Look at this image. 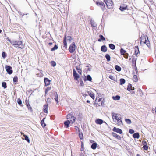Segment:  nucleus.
Wrapping results in <instances>:
<instances>
[{
	"label": "nucleus",
	"mask_w": 156,
	"mask_h": 156,
	"mask_svg": "<svg viewBox=\"0 0 156 156\" xmlns=\"http://www.w3.org/2000/svg\"><path fill=\"white\" fill-rule=\"evenodd\" d=\"M111 115L114 122L117 121V124L118 125L120 126L122 125V122L121 119V116L120 114L112 112Z\"/></svg>",
	"instance_id": "nucleus-1"
},
{
	"label": "nucleus",
	"mask_w": 156,
	"mask_h": 156,
	"mask_svg": "<svg viewBox=\"0 0 156 156\" xmlns=\"http://www.w3.org/2000/svg\"><path fill=\"white\" fill-rule=\"evenodd\" d=\"M12 44L15 47L21 49H23L24 47V44L21 41H12Z\"/></svg>",
	"instance_id": "nucleus-2"
},
{
	"label": "nucleus",
	"mask_w": 156,
	"mask_h": 156,
	"mask_svg": "<svg viewBox=\"0 0 156 156\" xmlns=\"http://www.w3.org/2000/svg\"><path fill=\"white\" fill-rule=\"evenodd\" d=\"M140 38V41L141 45H143L144 44H146L148 47L150 45L149 42L147 38V37L145 36H142Z\"/></svg>",
	"instance_id": "nucleus-3"
},
{
	"label": "nucleus",
	"mask_w": 156,
	"mask_h": 156,
	"mask_svg": "<svg viewBox=\"0 0 156 156\" xmlns=\"http://www.w3.org/2000/svg\"><path fill=\"white\" fill-rule=\"evenodd\" d=\"M67 119L68 120H69L71 122V124H73L75 122L76 118L73 116V115L72 113H70L67 115L66 116Z\"/></svg>",
	"instance_id": "nucleus-4"
},
{
	"label": "nucleus",
	"mask_w": 156,
	"mask_h": 156,
	"mask_svg": "<svg viewBox=\"0 0 156 156\" xmlns=\"http://www.w3.org/2000/svg\"><path fill=\"white\" fill-rule=\"evenodd\" d=\"M72 39V37L71 36H67L66 37V36L65 37L63 40V43L64 47L65 48H67V47L66 41H68L69 43H70Z\"/></svg>",
	"instance_id": "nucleus-5"
},
{
	"label": "nucleus",
	"mask_w": 156,
	"mask_h": 156,
	"mask_svg": "<svg viewBox=\"0 0 156 156\" xmlns=\"http://www.w3.org/2000/svg\"><path fill=\"white\" fill-rule=\"evenodd\" d=\"M104 2L106 4L108 8L109 9L113 8V4L112 0H104Z\"/></svg>",
	"instance_id": "nucleus-6"
},
{
	"label": "nucleus",
	"mask_w": 156,
	"mask_h": 156,
	"mask_svg": "<svg viewBox=\"0 0 156 156\" xmlns=\"http://www.w3.org/2000/svg\"><path fill=\"white\" fill-rule=\"evenodd\" d=\"M76 46L74 42L72 43L69 47V51L70 52L72 53L75 50Z\"/></svg>",
	"instance_id": "nucleus-7"
},
{
	"label": "nucleus",
	"mask_w": 156,
	"mask_h": 156,
	"mask_svg": "<svg viewBox=\"0 0 156 156\" xmlns=\"http://www.w3.org/2000/svg\"><path fill=\"white\" fill-rule=\"evenodd\" d=\"M6 71L9 74H11L13 72V71L12 70V68L10 66H5Z\"/></svg>",
	"instance_id": "nucleus-8"
},
{
	"label": "nucleus",
	"mask_w": 156,
	"mask_h": 156,
	"mask_svg": "<svg viewBox=\"0 0 156 156\" xmlns=\"http://www.w3.org/2000/svg\"><path fill=\"white\" fill-rule=\"evenodd\" d=\"M73 76L75 80H77L80 77V76L77 73L75 69L73 70Z\"/></svg>",
	"instance_id": "nucleus-9"
},
{
	"label": "nucleus",
	"mask_w": 156,
	"mask_h": 156,
	"mask_svg": "<svg viewBox=\"0 0 156 156\" xmlns=\"http://www.w3.org/2000/svg\"><path fill=\"white\" fill-rule=\"evenodd\" d=\"M112 130L115 132H117L119 134H121L122 133V130L120 129L114 127Z\"/></svg>",
	"instance_id": "nucleus-10"
},
{
	"label": "nucleus",
	"mask_w": 156,
	"mask_h": 156,
	"mask_svg": "<svg viewBox=\"0 0 156 156\" xmlns=\"http://www.w3.org/2000/svg\"><path fill=\"white\" fill-rule=\"evenodd\" d=\"M96 4L99 6H100L101 8L103 10H104V9L105 8V6L104 5V4L103 2H96Z\"/></svg>",
	"instance_id": "nucleus-11"
},
{
	"label": "nucleus",
	"mask_w": 156,
	"mask_h": 156,
	"mask_svg": "<svg viewBox=\"0 0 156 156\" xmlns=\"http://www.w3.org/2000/svg\"><path fill=\"white\" fill-rule=\"evenodd\" d=\"M127 5L126 4H123L121 5L119 9L121 11H124L127 8Z\"/></svg>",
	"instance_id": "nucleus-12"
},
{
	"label": "nucleus",
	"mask_w": 156,
	"mask_h": 156,
	"mask_svg": "<svg viewBox=\"0 0 156 156\" xmlns=\"http://www.w3.org/2000/svg\"><path fill=\"white\" fill-rule=\"evenodd\" d=\"M25 102L26 103V105L28 109H32V108L31 107L29 103V100H27V99L25 100Z\"/></svg>",
	"instance_id": "nucleus-13"
},
{
	"label": "nucleus",
	"mask_w": 156,
	"mask_h": 156,
	"mask_svg": "<svg viewBox=\"0 0 156 156\" xmlns=\"http://www.w3.org/2000/svg\"><path fill=\"white\" fill-rule=\"evenodd\" d=\"M44 81L46 86H48L50 84L51 81L48 78H45Z\"/></svg>",
	"instance_id": "nucleus-14"
},
{
	"label": "nucleus",
	"mask_w": 156,
	"mask_h": 156,
	"mask_svg": "<svg viewBox=\"0 0 156 156\" xmlns=\"http://www.w3.org/2000/svg\"><path fill=\"white\" fill-rule=\"evenodd\" d=\"M71 123V122L69 121V120H68L65 121L64 122L65 126L66 128H68L70 124Z\"/></svg>",
	"instance_id": "nucleus-15"
},
{
	"label": "nucleus",
	"mask_w": 156,
	"mask_h": 156,
	"mask_svg": "<svg viewBox=\"0 0 156 156\" xmlns=\"http://www.w3.org/2000/svg\"><path fill=\"white\" fill-rule=\"evenodd\" d=\"M95 123L97 124H101L103 123V120L101 119H97L95 120Z\"/></svg>",
	"instance_id": "nucleus-16"
},
{
	"label": "nucleus",
	"mask_w": 156,
	"mask_h": 156,
	"mask_svg": "<svg viewBox=\"0 0 156 156\" xmlns=\"http://www.w3.org/2000/svg\"><path fill=\"white\" fill-rule=\"evenodd\" d=\"M112 136L115 137L117 139L119 140H120L121 139V137L120 136L117 135V134L115 133H112Z\"/></svg>",
	"instance_id": "nucleus-17"
},
{
	"label": "nucleus",
	"mask_w": 156,
	"mask_h": 156,
	"mask_svg": "<svg viewBox=\"0 0 156 156\" xmlns=\"http://www.w3.org/2000/svg\"><path fill=\"white\" fill-rule=\"evenodd\" d=\"M90 24L92 27H94L97 26L96 23L92 19L90 20Z\"/></svg>",
	"instance_id": "nucleus-18"
},
{
	"label": "nucleus",
	"mask_w": 156,
	"mask_h": 156,
	"mask_svg": "<svg viewBox=\"0 0 156 156\" xmlns=\"http://www.w3.org/2000/svg\"><path fill=\"white\" fill-rule=\"evenodd\" d=\"M55 97L54 99L57 104L58 103V96L57 93L56 92L54 93Z\"/></svg>",
	"instance_id": "nucleus-19"
},
{
	"label": "nucleus",
	"mask_w": 156,
	"mask_h": 156,
	"mask_svg": "<svg viewBox=\"0 0 156 156\" xmlns=\"http://www.w3.org/2000/svg\"><path fill=\"white\" fill-rule=\"evenodd\" d=\"M45 119V118H44L43 119L41 120V125L43 127H44L46 126V124L44 123V119Z\"/></svg>",
	"instance_id": "nucleus-20"
},
{
	"label": "nucleus",
	"mask_w": 156,
	"mask_h": 156,
	"mask_svg": "<svg viewBox=\"0 0 156 156\" xmlns=\"http://www.w3.org/2000/svg\"><path fill=\"white\" fill-rule=\"evenodd\" d=\"M101 51L104 52H105L107 51V47L105 45L102 46L101 48Z\"/></svg>",
	"instance_id": "nucleus-21"
},
{
	"label": "nucleus",
	"mask_w": 156,
	"mask_h": 156,
	"mask_svg": "<svg viewBox=\"0 0 156 156\" xmlns=\"http://www.w3.org/2000/svg\"><path fill=\"white\" fill-rule=\"evenodd\" d=\"M99 37H100V38L98 39V41L100 42L102 40L105 41V38L102 35H100Z\"/></svg>",
	"instance_id": "nucleus-22"
},
{
	"label": "nucleus",
	"mask_w": 156,
	"mask_h": 156,
	"mask_svg": "<svg viewBox=\"0 0 156 156\" xmlns=\"http://www.w3.org/2000/svg\"><path fill=\"white\" fill-rule=\"evenodd\" d=\"M43 111L45 113H48V105H44V108H43Z\"/></svg>",
	"instance_id": "nucleus-23"
},
{
	"label": "nucleus",
	"mask_w": 156,
	"mask_h": 156,
	"mask_svg": "<svg viewBox=\"0 0 156 156\" xmlns=\"http://www.w3.org/2000/svg\"><path fill=\"white\" fill-rule=\"evenodd\" d=\"M112 98L114 100H118L120 99V97L119 95H116L115 96H113Z\"/></svg>",
	"instance_id": "nucleus-24"
},
{
	"label": "nucleus",
	"mask_w": 156,
	"mask_h": 156,
	"mask_svg": "<svg viewBox=\"0 0 156 156\" xmlns=\"http://www.w3.org/2000/svg\"><path fill=\"white\" fill-rule=\"evenodd\" d=\"M135 48L137 49V50H136L135 51V55L137 56V55L138 53H139V51L138 48V46H136L135 47Z\"/></svg>",
	"instance_id": "nucleus-25"
},
{
	"label": "nucleus",
	"mask_w": 156,
	"mask_h": 156,
	"mask_svg": "<svg viewBox=\"0 0 156 156\" xmlns=\"http://www.w3.org/2000/svg\"><path fill=\"white\" fill-rule=\"evenodd\" d=\"M133 137L134 138L139 139L140 137L139 134L138 133H136L133 134Z\"/></svg>",
	"instance_id": "nucleus-26"
},
{
	"label": "nucleus",
	"mask_w": 156,
	"mask_h": 156,
	"mask_svg": "<svg viewBox=\"0 0 156 156\" xmlns=\"http://www.w3.org/2000/svg\"><path fill=\"white\" fill-rule=\"evenodd\" d=\"M97 145V144L96 143H93L91 146V148L93 149H95L96 148Z\"/></svg>",
	"instance_id": "nucleus-27"
},
{
	"label": "nucleus",
	"mask_w": 156,
	"mask_h": 156,
	"mask_svg": "<svg viewBox=\"0 0 156 156\" xmlns=\"http://www.w3.org/2000/svg\"><path fill=\"white\" fill-rule=\"evenodd\" d=\"M115 68L118 71H120L121 70V68L118 65H115Z\"/></svg>",
	"instance_id": "nucleus-28"
},
{
	"label": "nucleus",
	"mask_w": 156,
	"mask_h": 156,
	"mask_svg": "<svg viewBox=\"0 0 156 156\" xmlns=\"http://www.w3.org/2000/svg\"><path fill=\"white\" fill-rule=\"evenodd\" d=\"M125 82V80L124 79H120V84L122 85L124 84Z\"/></svg>",
	"instance_id": "nucleus-29"
},
{
	"label": "nucleus",
	"mask_w": 156,
	"mask_h": 156,
	"mask_svg": "<svg viewBox=\"0 0 156 156\" xmlns=\"http://www.w3.org/2000/svg\"><path fill=\"white\" fill-rule=\"evenodd\" d=\"M127 90L128 91H130L132 90V85L129 84L127 87Z\"/></svg>",
	"instance_id": "nucleus-30"
},
{
	"label": "nucleus",
	"mask_w": 156,
	"mask_h": 156,
	"mask_svg": "<svg viewBox=\"0 0 156 156\" xmlns=\"http://www.w3.org/2000/svg\"><path fill=\"white\" fill-rule=\"evenodd\" d=\"M133 80L134 81L136 82L137 81L138 79L137 76L136 75H134L133 77Z\"/></svg>",
	"instance_id": "nucleus-31"
},
{
	"label": "nucleus",
	"mask_w": 156,
	"mask_h": 156,
	"mask_svg": "<svg viewBox=\"0 0 156 156\" xmlns=\"http://www.w3.org/2000/svg\"><path fill=\"white\" fill-rule=\"evenodd\" d=\"M23 136L25 137V140H26L27 141L28 143H29L30 142V140L29 139L28 137L27 136L24 134H23Z\"/></svg>",
	"instance_id": "nucleus-32"
},
{
	"label": "nucleus",
	"mask_w": 156,
	"mask_h": 156,
	"mask_svg": "<svg viewBox=\"0 0 156 156\" xmlns=\"http://www.w3.org/2000/svg\"><path fill=\"white\" fill-rule=\"evenodd\" d=\"M109 47L112 50L114 49L115 48V46L112 44H109Z\"/></svg>",
	"instance_id": "nucleus-33"
},
{
	"label": "nucleus",
	"mask_w": 156,
	"mask_h": 156,
	"mask_svg": "<svg viewBox=\"0 0 156 156\" xmlns=\"http://www.w3.org/2000/svg\"><path fill=\"white\" fill-rule=\"evenodd\" d=\"M79 131V136L80 139H83V134L82 133H81L80 131Z\"/></svg>",
	"instance_id": "nucleus-34"
},
{
	"label": "nucleus",
	"mask_w": 156,
	"mask_h": 156,
	"mask_svg": "<svg viewBox=\"0 0 156 156\" xmlns=\"http://www.w3.org/2000/svg\"><path fill=\"white\" fill-rule=\"evenodd\" d=\"M105 57L107 59V61L108 62L110 60V55L108 54H107L105 55Z\"/></svg>",
	"instance_id": "nucleus-35"
},
{
	"label": "nucleus",
	"mask_w": 156,
	"mask_h": 156,
	"mask_svg": "<svg viewBox=\"0 0 156 156\" xmlns=\"http://www.w3.org/2000/svg\"><path fill=\"white\" fill-rule=\"evenodd\" d=\"M2 86L5 89L7 87L6 83L5 82H3L2 83Z\"/></svg>",
	"instance_id": "nucleus-36"
},
{
	"label": "nucleus",
	"mask_w": 156,
	"mask_h": 156,
	"mask_svg": "<svg viewBox=\"0 0 156 156\" xmlns=\"http://www.w3.org/2000/svg\"><path fill=\"white\" fill-rule=\"evenodd\" d=\"M125 120L126 122L128 124H130L131 123V121L129 119H126Z\"/></svg>",
	"instance_id": "nucleus-37"
},
{
	"label": "nucleus",
	"mask_w": 156,
	"mask_h": 156,
	"mask_svg": "<svg viewBox=\"0 0 156 156\" xmlns=\"http://www.w3.org/2000/svg\"><path fill=\"white\" fill-rule=\"evenodd\" d=\"M89 95L94 100V95L93 93L90 92L89 93Z\"/></svg>",
	"instance_id": "nucleus-38"
},
{
	"label": "nucleus",
	"mask_w": 156,
	"mask_h": 156,
	"mask_svg": "<svg viewBox=\"0 0 156 156\" xmlns=\"http://www.w3.org/2000/svg\"><path fill=\"white\" fill-rule=\"evenodd\" d=\"M17 102L18 104L20 105H21L22 104V101L20 98H18L17 99Z\"/></svg>",
	"instance_id": "nucleus-39"
},
{
	"label": "nucleus",
	"mask_w": 156,
	"mask_h": 156,
	"mask_svg": "<svg viewBox=\"0 0 156 156\" xmlns=\"http://www.w3.org/2000/svg\"><path fill=\"white\" fill-rule=\"evenodd\" d=\"M18 80V78L17 76H15L13 79L14 82H17Z\"/></svg>",
	"instance_id": "nucleus-40"
},
{
	"label": "nucleus",
	"mask_w": 156,
	"mask_h": 156,
	"mask_svg": "<svg viewBox=\"0 0 156 156\" xmlns=\"http://www.w3.org/2000/svg\"><path fill=\"white\" fill-rule=\"evenodd\" d=\"M120 52L122 55H124L126 52V51L124 50L122 48L121 49Z\"/></svg>",
	"instance_id": "nucleus-41"
},
{
	"label": "nucleus",
	"mask_w": 156,
	"mask_h": 156,
	"mask_svg": "<svg viewBox=\"0 0 156 156\" xmlns=\"http://www.w3.org/2000/svg\"><path fill=\"white\" fill-rule=\"evenodd\" d=\"M58 48V47L56 45H55L53 48L51 49V51H54L55 50L57 49Z\"/></svg>",
	"instance_id": "nucleus-42"
},
{
	"label": "nucleus",
	"mask_w": 156,
	"mask_h": 156,
	"mask_svg": "<svg viewBox=\"0 0 156 156\" xmlns=\"http://www.w3.org/2000/svg\"><path fill=\"white\" fill-rule=\"evenodd\" d=\"M87 79L88 80L91 81L92 80V78L90 75H88L87 76Z\"/></svg>",
	"instance_id": "nucleus-43"
},
{
	"label": "nucleus",
	"mask_w": 156,
	"mask_h": 156,
	"mask_svg": "<svg viewBox=\"0 0 156 156\" xmlns=\"http://www.w3.org/2000/svg\"><path fill=\"white\" fill-rule=\"evenodd\" d=\"M51 87H47L46 89L45 90V93H47L50 90H51Z\"/></svg>",
	"instance_id": "nucleus-44"
},
{
	"label": "nucleus",
	"mask_w": 156,
	"mask_h": 156,
	"mask_svg": "<svg viewBox=\"0 0 156 156\" xmlns=\"http://www.w3.org/2000/svg\"><path fill=\"white\" fill-rule=\"evenodd\" d=\"M6 54L5 52H3L2 53V56L3 58H5L6 57Z\"/></svg>",
	"instance_id": "nucleus-45"
},
{
	"label": "nucleus",
	"mask_w": 156,
	"mask_h": 156,
	"mask_svg": "<svg viewBox=\"0 0 156 156\" xmlns=\"http://www.w3.org/2000/svg\"><path fill=\"white\" fill-rule=\"evenodd\" d=\"M51 66H55L56 65V63L54 61H51Z\"/></svg>",
	"instance_id": "nucleus-46"
},
{
	"label": "nucleus",
	"mask_w": 156,
	"mask_h": 156,
	"mask_svg": "<svg viewBox=\"0 0 156 156\" xmlns=\"http://www.w3.org/2000/svg\"><path fill=\"white\" fill-rule=\"evenodd\" d=\"M129 132L130 134H133L134 133V131L132 129H130L129 130Z\"/></svg>",
	"instance_id": "nucleus-47"
},
{
	"label": "nucleus",
	"mask_w": 156,
	"mask_h": 156,
	"mask_svg": "<svg viewBox=\"0 0 156 156\" xmlns=\"http://www.w3.org/2000/svg\"><path fill=\"white\" fill-rule=\"evenodd\" d=\"M143 148L144 150H147L148 148V147L147 145H145L143 146Z\"/></svg>",
	"instance_id": "nucleus-48"
},
{
	"label": "nucleus",
	"mask_w": 156,
	"mask_h": 156,
	"mask_svg": "<svg viewBox=\"0 0 156 156\" xmlns=\"http://www.w3.org/2000/svg\"><path fill=\"white\" fill-rule=\"evenodd\" d=\"M46 101L47 103H51V98H47Z\"/></svg>",
	"instance_id": "nucleus-49"
},
{
	"label": "nucleus",
	"mask_w": 156,
	"mask_h": 156,
	"mask_svg": "<svg viewBox=\"0 0 156 156\" xmlns=\"http://www.w3.org/2000/svg\"><path fill=\"white\" fill-rule=\"evenodd\" d=\"M136 58H133V60H132L133 63V64L135 63V64H136Z\"/></svg>",
	"instance_id": "nucleus-50"
},
{
	"label": "nucleus",
	"mask_w": 156,
	"mask_h": 156,
	"mask_svg": "<svg viewBox=\"0 0 156 156\" xmlns=\"http://www.w3.org/2000/svg\"><path fill=\"white\" fill-rule=\"evenodd\" d=\"M109 77L112 80H114V78L113 76H112V75H110L109 76Z\"/></svg>",
	"instance_id": "nucleus-51"
},
{
	"label": "nucleus",
	"mask_w": 156,
	"mask_h": 156,
	"mask_svg": "<svg viewBox=\"0 0 156 156\" xmlns=\"http://www.w3.org/2000/svg\"><path fill=\"white\" fill-rule=\"evenodd\" d=\"M76 69L78 71V70L80 69V66H76Z\"/></svg>",
	"instance_id": "nucleus-52"
},
{
	"label": "nucleus",
	"mask_w": 156,
	"mask_h": 156,
	"mask_svg": "<svg viewBox=\"0 0 156 156\" xmlns=\"http://www.w3.org/2000/svg\"><path fill=\"white\" fill-rule=\"evenodd\" d=\"M124 57L125 58H127L128 56V55L127 54H124Z\"/></svg>",
	"instance_id": "nucleus-53"
},
{
	"label": "nucleus",
	"mask_w": 156,
	"mask_h": 156,
	"mask_svg": "<svg viewBox=\"0 0 156 156\" xmlns=\"http://www.w3.org/2000/svg\"><path fill=\"white\" fill-rule=\"evenodd\" d=\"M143 144L144 145H147V142L145 141H143L142 142Z\"/></svg>",
	"instance_id": "nucleus-54"
},
{
	"label": "nucleus",
	"mask_w": 156,
	"mask_h": 156,
	"mask_svg": "<svg viewBox=\"0 0 156 156\" xmlns=\"http://www.w3.org/2000/svg\"><path fill=\"white\" fill-rule=\"evenodd\" d=\"M78 73L80 74H81V72H82V71H81V70L80 69H79V70H78Z\"/></svg>",
	"instance_id": "nucleus-55"
},
{
	"label": "nucleus",
	"mask_w": 156,
	"mask_h": 156,
	"mask_svg": "<svg viewBox=\"0 0 156 156\" xmlns=\"http://www.w3.org/2000/svg\"><path fill=\"white\" fill-rule=\"evenodd\" d=\"M79 156H84V155L83 153H81L80 154Z\"/></svg>",
	"instance_id": "nucleus-56"
},
{
	"label": "nucleus",
	"mask_w": 156,
	"mask_h": 156,
	"mask_svg": "<svg viewBox=\"0 0 156 156\" xmlns=\"http://www.w3.org/2000/svg\"><path fill=\"white\" fill-rule=\"evenodd\" d=\"M75 128L76 130H77V129L79 130V128L77 126H75Z\"/></svg>",
	"instance_id": "nucleus-57"
},
{
	"label": "nucleus",
	"mask_w": 156,
	"mask_h": 156,
	"mask_svg": "<svg viewBox=\"0 0 156 156\" xmlns=\"http://www.w3.org/2000/svg\"><path fill=\"white\" fill-rule=\"evenodd\" d=\"M80 84H83V82L82 81H80ZM82 86V85H81Z\"/></svg>",
	"instance_id": "nucleus-58"
},
{
	"label": "nucleus",
	"mask_w": 156,
	"mask_h": 156,
	"mask_svg": "<svg viewBox=\"0 0 156 156\" xmlns=\"http://www.w3.org/2000/svg\"><path fill=\"white\" fill-rule=\"evenodd\" d=\"M131 93L132 94H134L135 92L134 91H133L132 90L131 91Z\"/></svg>",
	"instance_id": "nucleus-59"
},
{
	"label": "nucleus",
	"mask_w": 156,
	"mask_h": 156,
	"mask_svg": "<svg viewBox=\"0 0 156 156\" xmlns=\"http://www.w3.org/2000/svg\"><path fill=\"white\" fill-rule=\"evenodd\" d=\"M90 101L89 100H87V103H90Z\"/></svg>",
	"instance_id": "nucleus-60"
},
{
	"label": "nucleus",
	"mask_w": 156,
	"mask_h": 156,
	"mask_svg": "<svg viewBox=\"0 0 156 156\" xmlns=\"http://www.w3.org/2000/svg\"><path fill=\"white\" fill-rule=\"evenodd\" d=\"M9 41L12 44V41L10 40H9Z\"/></svg>",
	"instance_id": "nucleus-61"
},
{
	"label": "nucleus",
	"mask_w": 156,
	"mask_h": 156,
	"mask_svg": "<svg viewBox=\"0 0 156 156\" xmlns=\"http://www.w3.org/2000/svg\"><path fill=\"white\" fill-rule=\"evenodd\" d=\"M48 44L49 45H51L52 44V43H51V42H50L48 43Z\"/></svg>",
	"instance_id": "nucleus-62"
},
{
	"label": "nucleus",
	"mask_w": 156,
	"mask_h": 156,
	"mask_svg": "<svg viewBox=\"0 0 156 156\" xmlns=\"http://www.w3.org/2000/svg\"><path fill=\"white\" fill-rule=\"evenodd\" d=\"M90 142H91V143H93L94 141L93 140H90Z\"/></svg>",
	"instance_id": "nucleus-63"
},
{
	"label": "nucleus",
	"mask_w": 156,
	"mask_h": 156,
	"mask_svg": "<svg viewBox=\"0 0 156 156\" xmlns=\"http://www.w3.org/2000/svg\"><path fill=\"white\" fill-rule=\"evenodd\" d=\"M137 156H140V155L139 154H137Z\"/></svg>",
	"instance_id": "nucleus-64"
}]
</instances>
